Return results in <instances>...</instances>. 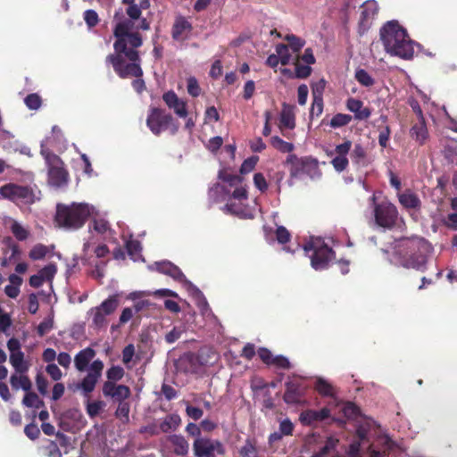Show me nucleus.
Returning <instances> with one entry per match:
<instances>
[{
  "mask_svg": "<svg viewBox=\"0 0 457 457\" xmlns=\"http://www.w3.org/2000/svg\"><path fill=\"white\" fill-rule=\"evenodd\" d=\"M113 21V35L116 37L113 44L114 53L106 57V62L112 65L114 71L120 78H140L143 71L137 48L142 46V37L137 32H130L134 27V21L127 19L121 8L115 12Z\"/></svg>",
  "mask_w": 457,
  "mask_h": 457,
  "instance_id": "f257e3e1",
  "label": "nucleus"
},
{
  "mask_svg": "<svg viewBox=\"0 0 457 457\" xmlns=\"http://www.w3.org/2000/svg\"><path fill=\"white\" fill-rule=\"evenodd\" d=\"M222 183L213 185L208 192L214 203L225 202L222 210L242 219H253V210L247 205L248 192L241 176L221 170L218 175Z\"/></svg>",
  "mask_w": 457,
  "mask_h": 457,
  "instance_id": "f03ea898",
  "label": "nucleus"
},
{
  "mask_svg": "<svg viewBox=\"0 0 457 457\" xmlns=\"http://www.w3.org/2000/svg\"><path fill=\"white\" fill-rule=\"evenodd\" d=\"M432 251V245L422 237L401 238L396 242L391 262L406 269L424 270Z\"/></svg>",
  "mask_w": 457,
  "mask_h": 457,
  "instance_id": "7ed1b4c3",
  "label": "nucleus"
},
{
  "mask_svg": "<svg viewBox=\"0 0 457 457\" xmlns=\"http://www.w3.org/2000/svg\"><path fill=\"white\" fill-rule=\"evenodd\" d=\"M380 38L387 54L403 59H411L414 54V46H419L409 38L406 30L395 21H387L381 28Z\"/></svg>",
  "mask_w": 457,
  "mask_h": 457,
  "instance_id": "20e7f679",
  "label": "nucleus"
},
{
  "mask_svg": "<svg viewBox=\"0 0 457 457\" xmlns=\"http://www.w3.org/2000/svg\"><path fill=\"white\" fill-rule=\"evenodd\" d=\"M96 351L91 347H86L80 350L74 357V365L78 371H87V375L78 384L77 387L80 389L84 395H88L95 390V387L102 377L104 370L103 361L97 359L90 361L95 358Z\"/></svg>",
  "mask_w": 457,
  "mask_h": 457,
  "instance_id": "39448f33",
  "label": "nucleus"
},
{
  "mask_svg": "<svg viewBox=\"0 0 457 457\" xmlns=\"http://www.w3.org/2000/svg\"><path fill=\"white\" fill-rule=\"evenodd\" d=\"M53 138L47 137L41 142V154L48 167V184L54 188H62L67 186L69 174L63 167L62 160L51 153L48 145H54L62 137V131L57 126L52 128Z\"/></svg>",
  "mask_w": 457,
  "mask_h": 457,
  "instance_id": "423d86ee",
  "label": "nucleus"
},
{
  "mask_svg": "<svg viewBox=\"0 0 457 457\" xmlns=\"http://www.w3.org/2000/svg\"><path fill=\"white\" fill-rule=\"evenodd\" d=\"M94 213L95 207L85 203L57 204L55 221L59 227L75 230L81 228Z\"/></svg>",
  "mask_w": 457,
  "mask_h": 457,
  "instance_id": "0eeeda50",
  "label": "nucleus"
},
{
  "mask_svg": "<svg viewBox=\"0 0 457 457\" xmlns=\"http://www.w3.org/2000/svg\"><path fill=\"white\" fill-rule=\"evenodd\" d=\"M148 268L151 270H155L160 273L168 275L181 283L188 294L195 298V303L203 314H206L210 311L208 302L202 291L186 278L178 266L169 261H162L156 262L154 264L149 265Z\"/></svg>",
  "mask_w": 457,
  "mask_h": 457,
  "instance_id": "6e6552de",
  "label": "nucleus"
},
{
  "mask_svg": "<svg viewBox=\"0 0 457 457\" xmlns=\"http://www.w3.org/2000/svg\"><path fill=\"white\" fill-rule=\"evenodd\" d=\"M0 195L19 206L31 205L41 199V192L36 184L9 183L0 187Z\"/></svg>",
  "mask_w": 457,
  "mask_h": 457,
  "instance_id": "1a4fd4ad",
  "label": "nucleus"
},
{
  "mask_svg": "<svg viewBox=\"0 0 457 457\" xmlns=\"http://www.w3.org/2000/svg\"><path fill=\"white\" fill-rule=\"evenodd\" d=\"M303 250L309 255L312 267L315 270L327 269L329 262L335 257L332 248L325 243L324 239L318 237H311L303 245Z\"/></svg>",
  "mask_w": 457,
  "mask_h": 457,
  "instance_id": "9d476101",
  "label": "nucleus"
},
{
  "mask_svg": "<svg viewBox=\"0 0 457 457\" xmlns=\"http://www.w3.org/2000/svg\"><path fill=\"white\" fill-rule=\"evenodd\" d=\"M93 217V225L89 226V233L90 236L88 238L84 240L83 247H82V254L80 257H79L77 254H75L72 258V264L67 265V273H72L73 270L77 267L78 262L80 259L81 262H83L85 264H91V254H90V247L96 244L97 238L93 235L92 228L94 231L100 235H105L107 233L111 234V229L108 221H106L104 219H97L96 216V212L94 213Z\"/></svg>",
  "mask_w": 457,
  "mask_h": 457,
  "instance_id": "9b49d317",
  "label": "nucleus"
},
{
  "mask_svg": "<svg viewBox=\"0 0 457 457\" xmlns=\"http://www.w3.org/2000/svg\"><path fill=\"white\" fill-rule=\"evenodd\" d=\"M146 125L151 132L156 136L167 129H170L171 134L178 131V126L175 124L172 116L159 108L150 110Z\"/></svg>",
  "mask_w": 457,
  "mask_h": 457,
  "instance_id": "f8f14e48",
  "label": "nucleus"
},
{
  "mask_svg": "<svg viewBox=\"0 0 457 457\" xmlns=\"http://www.w3.org/2000/svg\"><path fill=\"white\" fill-rule=\"evenodd\" d=\"M370 200L374 207L375 222L384 229H391L396 224L398 211L395 205L389 202L376 204V197L372 195Z\"/></svg>",
  "mask_w": 457,
  "mask_h": 457,
  "instance_id": "ddd939ff",
  "label": "nucleus"
},
{
  "mask_svg": "<svg viewBox=\"0 0 457 457\" xmlns=\"http://www.w3.org/2000/svg\"><path fill=\"white\" fill-rule=\"evenodd\" d=\"M118 295H113L104 300L99 306L89 310L87 314L91 317V327L101 329L107 326V317L118 307Z\"/></svg>",
  "mask_w": 457,
  "mask_h": 457,
  "instance_id": "4468645a",
  "label": "nucleus"
},
{
  "mask_svg": "<svg viewBox=\"0 0 457 457\" xmlns=\"http://www.w3.org/2000/svg\"><path fill=\"white\" fill-rule=\"evenodd\" d=\"M193 451L195 457H216L225 453V447L219 440L198 436L193 443Z\"/></svg>",
  "mask_w": 457,
  "mask_h": 457,
  "instance_id": "2eb2a0df",
  "label": "nucleus"
},
{
  "mask_svg": "<svg viewBox=\"0 0 457 457\" xmlns=\"http://www.w3.org/2000/svg\"><path fill=\"white\" fill-rule=\"evenodd\" d=\"M103 394L105 397H112L118 403H124L130 396V389L125 385L105 381L103 385Z\"/></svg>",
  "mask_w": 457,
  "mask_h": 457,
  "instance_id": "dca6fc26",
  "label": "nucleus"
},
{
  "mask_svg": "<svg viewBox=\"0 0 457 457\" xmlns=\"http://www.w3.org/2000/svg\"><path fill=\"white\" fill-rule=\"evenodd\" d=\"M193 30L191 22L184 16L176 17L171 29V37L175 41H184L189 38Z\"/></svg>",
  "mask_w": 457,
  "mask_h": 457,
  "instance_id": "f3484780",
  "label": "nucleus"
},
{
  "mask_svg": "<svg viewBox=\"0 0 457 457\" xmlns=\"http://www.w3.org/2000/svg\"><path fill=\"white\" fill-rule=\"evenodd\" d=\"M162 99L167 106L173 110L179 118H186L187 116V103L180 99L175 92L168 91L164 93Z\"/></svg>",
  "mask_w": 457,
  "mask_h": 457,
  "instance_id": "a211bd4d",
  "label": "nucleus"
},
{
  "mask_svg": "<svg viewBox=\"0 0 457 457\" xmlns=\"http://www.w3.org/2000/svg\"><path fill=\"white\" fill-rule=\"evenodd\" d=\"M330 416V411L328 408H322L319 411L306 410L301 412L299 420L304 426H314L317 422L323 421Z\"/></svg>",
  "mask_w": 457,
  "mask_h": 457,
  "instance_id": "6ab92c4d",
  "label": "nucleus"
},
{
  "mask_svg": "<svg viewBox=\"0 0 457 457\" xmlns=\"http://www.w3.org/2000/svg\"><path fill=\"white\" fill-rule=\"evenodd\" d=\"M401 205L408 210L419 212L421 208V200L419 195L411 189H406L397 195Z\"/></svg>",
  "mask_w": 457,
  "mask_h": 457,
  "instance_id": "aec40b11",
  "label": "nucleus"
},
{
  "mask_svg": "<svg viewBox=\"0 0 457 457\" xmlns=\"http://www.w3.org/2000/svg\"><path fill=\"white\" fill-rule=\"evenodd\" d=\"M303 393L304 388L299 382L290 380L286 383L283 399L288 404H295L300 403Z\"/></svg>",
  "mask_w": 457,
  "mask_h": 457,
  "instance_id": "412c9836",
  "label": "nucleus"
},
{
  "mask_svg": "<svg viewBox=\"0 0 457 457\" xmlns=\"http://www.w3.org/2000/svg\"><path fill=\"white\" fill-rule=\"evenodd\" d=\"M295 425L288 419L279 420L278 429L269 436V443L270 445L279 442L284 436H292Z\"/></svg>",
  "mask_w": 457,
  "mask_h": 457,
  "instance_id": "4be33fe9",
  "label": "nucleus"
},
{
  "mask_svg": "<svg viewBox=\"0 0 457 457\" xmlns=\"http://www.w3.org/2000/svg\"><path fill=\"white\" fill-rule=\"evenodd\" d=\"M299 170L302 174H304L312 179H318L321 175L317 160L311 157L301 159Z\"/></svg>",
  "mask_w": 457,
  "mask_h": 457,
  "instance_id": "5701e85b",
  "label": "nucleus"
},
{
  "mask_svg": "<svg viewBox=\"0 0 457 457\" xmlns=\"http://www.w3.org/2000/svg\"><path fill=\"white\" fill-rule=\"evenodd\" d=\"M347 109L354 113V117L357 120L368 119L371 112L369 108L363 107V103L356 98H349L346 102Z\"/></svg>",
  "mask_w": 457,
  "mask_h": 457,
  "instance_id": "b1692460",
  "label": "nucleus"
},
{
  "mask_svg": "<svg viewBox=\"0 0 457 457\" xmlns=\"http://www.w3.org/2000/svg\"><path fill=\"white\" fill-rule=\"evenodd\" d=\"M350 158L353 164L358 168L367 167L370 163V160L361 144L354 145L350 154Z\"/></svg>",
  "mask_w": 457,
  "mask_h": 457,
  "instance_id": "393cba45",
  "label": "nucleus"
},
{
  "mask_svg": "<svg viewBox=\"0 0 457 457\" xmlns=\"http://www.w3.org/2000/svg\"><path fill=\"white\" fill-rule=\"evenodd\" d=\"M168 441L173 446V452L176 455L186 456L189 452V444L181 435L173 434L168 436Z\"/></svg>",
  "mask_w": 457,
  "mask_h": 457,
  "instance_id": "a878e982",
  "label": "nucleus"
},
{
  "mask_svg": "<svg viewBox=\"0 0 457 457\" xmlns=\"http://www.w3.org/2000/svg\"><path fill=\"white\" fill-rule=\"evenodd\" d=\"M181 423V419L179 414L171 413L166 415L163 419L160 420L159 427L161 432L169 433L177 430Z\"/></svg>",
  "mask_w": 457,
  "mask_h": 457,
  "instance_id": "bb28decb",
  "label": "nucleus"
},
{
  "mask_svg": "<svg viewBox=\"0 0 457 457\" xmlns=\"http://www.w3.org/2000/svg\"><path fill=\"white\" fill-rule=\"evenodd\" d=\"M295 107L283 104L282 111L280 113V127L292 129L295 126Z\"/></svg>",
  "mask_w": 457,
  "mask_h": 457,
  "instance_id": "cd10ccee",
  "label": "nucleus"
},
{
  "mask_svg": "<svg viewBox=\"0 0 457 457\" xmlns=\"http://www.w3.org/2000/svg\"><path fill=\"white\" fill-rule=\"evenodd\" d=\"M10 384L14 390L22 389L26 392L30 391L32 383L26 373H14L10 377Z\"/></svg>",
  "mask_w": 457,
  "mask_h": 457,
  "instance_id": "c85d7f7f",
  "label": "nucleus"
},
{
  "mask_svg": "<svg viewBox=\"0 0 457 457\" xmlns=\"http://www.w3.org/2000/svg\"><path fill=\"white\" fill-rule=\"evenodd\" d=\"M24 353L18 352L10 354L9 361L16 373H27L29 369V362L25 361Z\"/></svg>",
  "mask_w": 457,
  "mask_h": 457,
  "instance_id": "c756f323",
  "label": "nucleus"
},
{
  "mask_svg": "<svg viewBox=\"0 0 457 457\" xmlns=\"http://www.w3.org/2000/svg\"><path fill=\"white\" fill-rule=\"evenodd\" d=\"M410 134L419 144L423 145L428 138V129L425 120H419V122L414 124L411 129Z\"/></svg>",
  "mask_w": 457,
  "mask_h": 457,
  "instance_id": "7c9ffc66",
  "label": "nucleus"
},
{
  "mask_svg": "<svg viewBox=\"0 0 457 457\" xmlns=\"http://www.w3.org/2000/svg\"><path fill=\"white\" fill-rule=\"evenodd\" d=\"M8 222L10 230L17 240L24 241L29 237V231L25 227H23L19 221L12 218H9Z\"/></svg>",
  "mask_w": 457,
  "mask_h": 457,
  "instance_id": "2f4dec72",
  "label": "nucleus"
},
{
  "mask_svg": "<svg viewBox=\"0 0 457 457\" xmlns=\"http://www.w3.org/2000/svg\"><path fill=\"white\" fill-rule=\"evenodd\" d=\"M126 249L128 252V254L130 256V258L134 262L137 261H143L144 258L142 257L141 251V244L137 240L129 239L126 241Z\"/></svg>",
  "mask_w": 457,
  "mask_h": 457,
  "instance_id": "473e14b6",
  "label": "nucleus"
},
{
  "mask_svg": "<svg viewBox=\"0 0 457 457\" xmlns=\"http://www.w3.org/2000/svg\"><path fill=\"white\" fill-rule=\"evenodd\" d=\"M361 17L364 21H368L378 12V5L375 0H368L361 5Z\"/></svg>",
  "mask_w": 457,
  "mask_h": 457,
  "instance_id": "72a5a7b5",
  "label": "nucleus"
},
{
  "mask_svg": "<svg viewBox=\"0 0 457 457\" xmlns=\"http://www.w3.org/2000/svg\"><path fill=\"white\" fill-rule=\"evenodd\" d=\"M354 78L360 85L366 87H371L375 84V79L364 69H357Z\"/></svg>",
  "mask_w": 457,
  "mask_h": 457,
  "instance_id": "f704fd0d",
  "label": "nucleus"
},
{
  "mask_svg": "<svg viewBox=\"0 0 457 457\" xmlns=\"http://www.w3.org/2000/svg\"><path fill=\"white\" fill-rule=\"evenodd\" d=\"M271 145L281 153H291L294 150V145L284 141L278 136H274L270 138Z\"/></svg>",
  "mask_w": 457,
  "mask_h": 457,
  "instance_id": "c9c22d12",
  "label": "nucleus"
},
{
  "mask_svg": "<svg viewBox=\"0 0 457 457\" xmlns=\"http://www.w3.org/2000/svg\"><path fill=\"white\" fill-rule=\"evenodd\" d=\"M22 403L27 407L34 409H40L44 406V402L37 396V395L29 391L25 395Z\"/></svg>",
  "mask_w": 457,
  "mask_h": 457,
  "instance_id": "e433bc0d",
  "label": "nucleus"
},
{
  "mask_svg": "<svg viewBox=\"0 0 457 457\" xmlns=\"http://www.w3.org/2000/svg\"><path fill=\"white\" fill-rule=\"evenodd\" d=\"M338 444V440L330 436L328 437L325 445L320 449L319 452L315 453L312 457H327L328 454L333 451Z\"/></svg>",
  "mask_w": 457,
  "mask_h": 457,
  "instance_id": "4c0bfd02",
  "label": "nucleus"
},
{
  "mask_svg": "<svg viewBox=\"0 0 457 457\" xmlns=\"http://www.w3.org/2000/svg\"><path fill=\"white\" fill-rule=\"evenodd\" d=\"M288 42V48L290 47L294 53L299 52L305 45V40L296 37L293 34H287L284 37Z\"/></svg>",
  "mask_w": 457,
  "mask_h": 457,
  "instance_id": "58836bf2",
  "label": "nucleus"
},
{
  "mask_svg": "<svg viewBox=\"0 0 457 457\" xmlns=\"http://www.w3.org/2000/svg\"><path fill=\"white\" fill-rule=\"evenodd\" d=\"M315 389L323 396H333V386L324 378H319L315 383Z\"/></svg>",
  "mask_w": 457,
  "mask_h": 457,
  "instance_id": "ea45409f",
  "label": "nucleus"
},
{
  "mask_svg": "<svg viewBox=\"0 0 457 457\" xmlns=\"http://www.w3.org/2000/svg\"><path fill=\"white\" fill-rule=\"evenodd\" d=\"M48 247L43 244L35 245L30 250L29 256L33 261L42 260L48 253Z\"/></svg>",
  "mask_w": 457,
  "mask_h": 457,
  "instance_id": "a19ab883",
  "label": "nucleus"
},
{
  "mask_svg": "<svg viewBox=\"0 0 457 457\" xmlns=\"http://www.w3.org/2000/svg\"><path fill=\"white\" fill-rule=\"evenodd\" d=\"M276 54L279 57V61L282 65H287L290 63L291 54L289 53V49L287 45L278 44L276 46Z\"/></svg>",
  "mask_w": 457,
  "mask_h": 457,
  "instance_id": "79ce46f5",
  "label": "nucleus"
},
{
  "mask_svg": "<svg viewBox=\"0 0 457 457\" xmlns=\"http://www.w3.org/2000/svg\"><path fill=\"white\" fill-rule=\"evenodd\" d=\"M352 120L349 114L337 113L331 119L329 125L331 128L337 129L347 125Z\"/></svg>",
  "mask_w": 457,
  "mask_h": 457,
  "instance_id": "37998d69",
  "label": "nucleus"
},
{
  "mask_svg": "<svg viewBox=\"0 0 457 457\" xmlns=\"http://www.w3.org/2000/svg\"><path fill=\"white\" fill-rule=\"evenodd\" d=\"M129 410L130 406L129 403H119L118 408L115 411V416L123 423H128L129 420Z\"/></svg>",
  "mask_w": 457,
  "mask_h": 457,
  "instance_id": "c03bdc74",
  "label": "nucleus"
},
{
  "mask_svg": "<svg viewBox=\"0 0 457 457\" xmlns=\"http://www.w3.org/2000/svg\"><path fill=\"white\" fill-rule=\"evenodd\" d=\"M124 369L120 366H112L106 371L107 381H112L115 383L116 381L120 380L124 376Z\"/></svg>",
  "mask_w": 457,
  "mask_h": 457,
  "instance_id": "a18cd8bd",
  "label": "nucleus"
},
{
  "mask_svg": "<svg viewBox=\"0 0 457 457\" xmlns=\"http://www.w3.org/2000/svg\"><path fill=\"white\" fill-rule=\"evenodd\" d=\"M12 326V319L9 313L5 312L0 306V333L9 335L8 331Z\"/></svg>",
  "mask_w": 457,
  "mask_h": 457,
  "instance_id": "49530a36",
  "label": "nucleus"
},
{
  "mask_svg": "<svg viewBox=\"0 0 457 457\" xmlns=\"http://www.w3.org/2000/svg\"><path fill=\"white\" fill-rule=\"evenodd\" d=\"M312 73L310 65H303L299 62V59L295 62V77L297 79H306Z\"/></svg>",
  "mask_w": 457,
  "mask_h": 457,
  "instance_id": "de8ad7c7",
  "label": "nucleus"
},
{
  "mask_svg": "<svg viewBox=\"0 0 457 457\" xmlns=\"http://www.w3.org/2000/svg\"><path fill=\"white\" fill-rule=\"evenodd\" d=\"M56 272H57V267L54 263H49L38 271L40 276H42V278L46 281H48V282H52Z\"/></svg>",
  "mask_w": 457,
  "mask_h": 457,
  "instance_id": "09e8293b",
  "label": "nucleus"
},
{
  "mask_svg": "<svg viewBox=\"0 0 457 457\" xmlns=\"http://www.w3.org/2000/svg\"><path fill=\"white\" fill-rule=\"evenodd\" d=\"M54 326V316L53 314L49 315L42 322L37 326V331L40 337H43L46 333H48Z\"/></svg>",
  "mask_w": 457,
  "mask_h": 457,
  "instance_id": "8fccbe9b",
  "label": "nucleus"
},
{
  "mask_svg": "<svg viewBox=\"0 0 457 457\" xmlns=\"http://www.w3.org/2000/svg\"><path fill=\"white\" fill-rule=\"evenodd\" d=\"M239 453L242 457H256L257 449L250 440H246L245 445L240 448Z\"/></svg>",
  "mask_w": 457,
  "mask_h": 457,
  "instance_id": "3c124183",
  "label": "nucleus"
},
{
  "mask_svg": "<svg viewBox=\"0 0 457 457\" xmlns=\"http://www.w3.org/2000/svg\"><path fill=\"white\" fill-rule=\"evenodd\" d=\"M253 185L261 193H264L269 187L264 175L261 172L253 175Z\"/></svg>",
  "mask_w": 457,
  "mask_h": 457,
  "instance_id": "603ef678",
  "label": "nucleus"
},
{
  "mask_svg": "<svg viewBox=\"0 0 457 457\" xmlns=\"http://www.w3.org/2000/svg\"><path fill=\"white\" fill-rule=\"evenodd\" d=\"M93 257V255L91 254V258ZM91 262L92 263L90 265H94L95 268L94 270L91 271V275L92 277H94L96 279H102L104 276V267L106 265L105 262H96V263H94L93 260L91 259ZM82 263L84 265H86L83 262Z\"/></svg>",
  "mask_w": 457,
  "mask_h": 457,
  "instance_id": "864d4df0",
  "label": "nucleus"
},
{
  "mask_svg": "<svg viewBox=\"0 0 457 457\" xmlns=\"http://www.w3.org/2000/svg\"><path fill=\"white\" fill-rule=\"evenodd\" d=\"M84 20L89 28L96 26L99 22L97 12L92 9H88L84 12Z\"/></svg>",
  "mask_w": 457,
  "mask_h": 457,
  "instance_id": "5fc2aeb1",
  "label": "nucleus"
},
{
  "mask_svg": "<svg viewBox=\"0 0 457 457\" xmlns=\"http://www.w3.org/2000/svg\"><path fill=\"white\" fill-rule=\"evenodd\" d=\"M25 104L30 110H37L41 105V99L37 94H29L24 99Z\"/></svg>",
  "mask_w": 457,
  "mask_h": 457,
  "instance_id": "6e6d98bb",
  "label": "nucleus"
},
{
  "mask_svg": "<svg viewBox=\"0 0 457 457\" xmlns=\"http://www.w3.org/2000/svg\"><path fill=\"white\" fill-rule=\"evenodd\" d=\"M258 157L257 156H252L246 160L244 161L240 167V172L242 174H246L252 171L255 165L257 164Z\"/></svg>",
  "mask_w": 457,
  "mask_h": 457,
  "instance_id": "4d7b16f0",
  "label": "nucleus"
},
{
  "mask_svg": "<svg viewBox=\"0 0 457 457\" xmlns=\"http://www.w3.org/2000/svg\"><path fill=\"white\" fill-rule=\"evenodd\" d=\"M46 371L54 381L60 380L62 377V370L54 363L47 364L46 367Z\"/></svg>",
  "mask_w": 457,
  "mask_h": 457,
  "instance_id": "13d9d810",
  "label": "nucleus"
},
{
  "mask_svg": "<svg viewBox=\"0 0 457 457\" xmlns=\"http://www.w3.org/2000/svg\"><path fill=\"white\" fill-rule=\"evenodd\" d=\"M343 413L348 419H353L358 416L359 409L353 403H346L343 407Z\"/></svg>",
  "mask_w": 457,
  "mask_h": 457,
  "instance_id": "bf43d9fd",
  "label": "nucleus"
},
{
  "mask_svg": "<svg viewBox=\"0 0 457 457\" xmlns=\"http://www.w3.org/2000/svg\"><path fill=\"white\" fill-rule=\"evenodd\" d=\"M348 162H349L347 157L343 156H336L331 161L334 169L338 172L345 170L348 165Z\"/></svg>",
  "mask_w": 457,
  "mask_h": 457,
  "instance_id": "052dcab7",
  "label": "nucleus"
},
{
  "mask_svg": "<svg viewBox=\"0 0 457 457\" xmlns=\"http://www.w3.org/2000/svg\"><path fill=\"white\" fill-rule=\"evenodd\" d=\"M290 233L284 226H278L276 229V237L279 244H286L290 239Z\"/></svg>",
  "mask_w": 457,
  "mask_h": 457,
  "instance_id": "680f3d73",
  "label": "nucleus"
},
{
  "mask_svg": "<svg viewBox=\"0 0 457 457\" xmlns=\"http://www.w3.org/2000/svg\"><path fill=\"white\" fill-rule=\"evenodd\" d=\"M187 92L190 96L195 97L200 95L201 89L195 78L190 77L187 79Z\"/></svg>",
  "mask_w": 457,
  "mask_h": 457,
  "instance_id": "e2e57ef3",
  "label": "nucleus"
},
{
  "mask_svg": "<svg viewBox=\"0 0 457 457\" xmlns=\"http://www.w3.org/2000/svg\"><path fill=\"white\" fill-rule=\"evenodd\" d=\"M183 333V329L181 328L174 327L169 333L165 336V341L168 344H173L179 338H180Z\"/></svg>",
  "mask_w": 457,
  "mask_h": 457,
  "instance_id": "0e129e2a",
  "label": "nucleus"
},
{
  "mask_svg": "<svg viewBox=\"0 0 457 457\" xmlns=\"http://www.w3.org/2000/svg\"><path fill=\"white\" fill-rule=\"evenodd\" d=\"M323 111V99L313 98L312 104L310 111V115L320 116Z\"/></svg>",
  "mask_w": 457,
  "mask_h": 457,
  "instance_id": "69168bd1",
  "label": "nucleus"
},
{
  "mask_svg": "<svg viewBox=\"0 0 457 457\" xmlns=\"http://www.w3.org/2000/svg\"><path fill=\"white\" fill-rule=\"evenodd\" d=\"M361 441H353V443H351L346 451L348 457H361Z\"/></svg>",
  "mask_w": 457,
  "mask_h": 457,
  "instance_id": "338daca9",
  "label": "nucleus"
},
{
  "mask_svg": "<svg viewBox=\"0 0 457 457\" xmlns=\"http://www.w3.org/2000/svg\"><path fill=\"white\" fill-rule=\"evenodd\" d=\"M378 443L386 450H392L395 447L396 444L387 434H382L378 437Z\"/></svg>",
  "mask_w": 457,
  "mask_h": 457,
  "instance_id": "774afa93",
  "label": "nucleus"
}]
</instances>
